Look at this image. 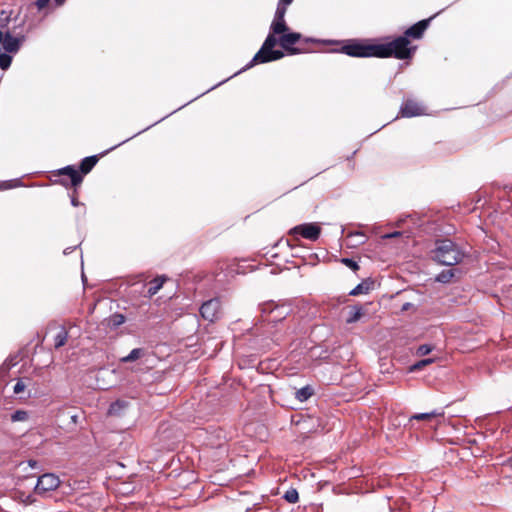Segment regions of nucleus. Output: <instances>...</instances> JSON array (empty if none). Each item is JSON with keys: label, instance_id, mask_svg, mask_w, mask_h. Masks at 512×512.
Returning <instances> with one entry per match:
<instances>
[{"label": "nucleus", "instance_id": "nucleus-1", "mask_svg": "<svg viewBox=\"0 0 512 512\" xmlns=\"http://www.w3.org/2000/svg\"><path fill=\"white\" fill-rule=\"evenodd\" d=\"M465 252L459 245L450 239L436 240L435 247L431 251V258L445 266H454L462 262Z\"/></svg>", "mask_w": 512, "mask_h": 512}, {"label": "nucleus", "instance_id": "nucleus-2", "mask_svg": "<svg viewBox=\"0 0 512 512\" xmlns=\"http://www.w3.org/2000/svg\"><path fill=\"white\" fill-rule=\"evenodd\" d=\"M410 41L406 36H399L393 41L384 44H377L378 58L395 57L397 59H408L410 58L415 47H410Z\"/></svg>", "mask_w": 512, "mask_h": 512}, {"label": "nucleus", "instance_id": "nucleus-3", "mask_svg": "<svg viewBox=\"0 0 512 512\" xmlns=\"http://www.w3.org/2000/svg\"><path fill=\"white\" fill-rule=\"evenodd\" d=\"M275 35L276 34H273L271 32L266 37L260 50L254 55L252 60L241 71L249 69L258 63H267L279 60L284 57L283 51L273 49L276 46L277 42H279V40L276 39Z\"/></svg>", "mask_w": 512, "mask_h": 512}, {"label": "nucleus", "instance_id": "nucleus-4", "mask_svg": "<svg viewBox=\"0 0 512 512\" xmlns=\"http://www.w3.org/2000/svg\"><path fill=\"white\" fill-rule=\"evenodd\" d=\"M351 57H378L377 44H371L361 40H348L340 50Z\"/></svg>", "mask_w": 512, "mask_h": 512}, {"label": "nucleus", "instance_id": "nucleus-5", "mask_svg": "<svg viewBox=\"0 0 512 512\" xmlns=\"http://www.w3.org/2000/svg\"><path fill=\"white\" fill-rule=\"evenodd\" d=\"M321 233V228L316 223H308L295 226L289 232L290 235H301L303 238L316 241Z\"/></svg>", "mask_w": 512, "mask_h": 512}, {"label": "nucleus", "instance_id": "nucleus-6", "mask_svg": "<svg viewBox=\"0 0 512 512\" xmlns=\"http://www.w3.org/2000/svg\"><path fill=\"white\" fill-rule=\"evenodd\" d=\"M59 485L60 480L58 476L53 473H46L38 478L35 491L38 494H42L57 489Z\"/></svg>", "mask_w": 512, "mask_h": 512}, {"label": "nucleus", "instance_id": "nucleus-7", "mask_svg": "<svg viewBox=\"0 0 512 512\" xmlns=\"http://www.w3.org/2000/svg\"><path fill=\"white\" fill-rule=\"evenodd\" d=\"M201 316L213 322L216 320L220 314V301L217 298L210 299L202 304L200 307Z\"/></svg>", "mask_w": 512, "mask_h": 512}, {"label": "nucleus", "instance_id": "nucleus-8", "mask_svg": "<svg viewBox=\"0 0 512 512\" xmlns=\"http://www.w3.org/2000/svg\"><path fill=\"white\" fill-rule=\"evenodd\" d=\"M301 39V34L297 32L284 33L279 38L280 46L289 54L294 55L300 53L298 48L293 47Z\"/></svg>", "mask_w": 512, "mask_h": 512}, {"label": "nucleus", "instance_id": "nucleus-9", "mask_svg": "<svg viewBox=\"0 0 512 512\" xmlns=\"http://www.w3.org/2000/svg\"><path fill=\"white\" fill-rule=\"evenodd\" d=\"M25 41V36H13L9 31L3 34V49L7 53L15 54L19 51L22 43Z\"/></svg>", "mask_w": 512, "mask_h": 512}, {"label": "nucleus", "instance_id": "nucleus-10", "mask_svg": "<svg viewBox=\"0 0 512 512\" xmlns=\"http://www.w3.org/2000/svg\"><path fill=\"white\" fill-rule=\"evenodd\" d=\"M285 14H286V12L283 11L282 7L276 9L274 19L270 26V30L273 34H277V35L282 34L283 35L288 30V27H287L285 19H284Z\"/></svg>", "mask_w": 512, "mask_h": 512}, {"label": "nucleus", "instance_id": "nucleus-11", "mask_svg": "<svg viewBox=\"0 0 512 512\" xmlns=\"http://www.w3.org/2000/svg\"><path fill=\"white\" fill-rule=\"evenodd\" d=\"M424 113V108L414 100H406L403 102L400 114L402 117H414Z\"/></svg>", "mask_w": 512, "mask_h": 512}, {"label": "nucleus", "instance_id": "nucleus-12", "mask_svg": "<svg viewBox=\"0 0 512 512\" xmlns=\"http://www.w3.org/2000/svg\"><path fill=\"white\" fill-rule=\"evenodd\" d=\"M429 22L430 19H424L417 22L416 24L412 25L405 31L404 36H406L407 39L408 37H412L414 39L421 38L425 30L427 29Z\"/></svg>", "mask_w": 512, "mask_h": 512}, {"label": "nucleus", "instance_id": "nucleus-13", "mask_svg": "<svg viewBox=\"0 0 512 512\" xmlns=\"http://www.w3.org/2000/svg\"><path fill=\"white\" fill-rule=\"evenodd\" d=\"M61 174L68 175L71 179V183L73 186H78L81 184L83 177L79 171H77L72 166H66L60 170Z\"/></svg>", "mask_w": 512, "mask_h": 512}, {"label": "nucleus", "instance_id": "nucleus-14", "mask_svg": "<svg viewBox=\"0 0 512 512\" xmlns=\"http://www.w3.org/2000/svg\"><path fill=\"white\" fill-rule=\"evenodd\" d=\"M97 162H98V157L95 155L85 157L81 161V164H80V173H82V174L89 173L93 169V167L96 165Z\"/></svg>", "mask_w": 512, "mask_h": 512}, {"label": "nucleus", "instance_id": "nucleus-15", "mask_svg": "<svg viewBox=\"0 0 512 512\" xmlns=\"http://www.w3.org/2000/svg\"><path fill=\"white\" fill-rule=\"evenodd\" d=\"M165 281H166L165 276H161V277H157V278L153 279L150 282V287L147 290V295L149 297L154 296L162 288Z\"/></svg>", "mask_w": 512, "mask_h": 512}, {"label": "nucleus", "instance_id": "nucleus-16", "mask_svg": "<svg viewBox=\"0 0 512 512\" xmlns=\"http://www.w3.org/2000/svg\"><path fill=\"white\" fill-rule=\"evenodd\" d=\"M145 355V350L142 348H135L131 352L120 359L122 363L134 362Z\"/></svg>", "mask_w": 512, "mask_h": 512}, {"label": "nucleus", "instance_id": "nucleus-17", "mask_svg": "<svg viewBox=\"0 0 512 512\" xmlns=\"http://www.w3.org/2000/svg\"><path fill=\"white\" fill-rule=\"evenodd\" d=\"M362 315H363V311H362L361 307L352 306V307H350L346 322L348 324L355 323L361 318Z\"/></svg>", "mask_w": 512, "mask_h": 512}, {"label": "nucleus", "instance_id": "nucleus-18", "mask_svg": "<svg viewBox=\"0 0 512 512\" xmlns=\"http://www.w3.org/2000/svg\"><path fill=\"white\" fill-rule=\"evenodd\" d=\"M443 415V412L442 411H438V410H434L432 412H429V413H419V414H415L411 417V420H425V421H430L436 417H440Z\"/></svg>", "mask_w": 512, "mask_h": 512}, {"label": "nucleus", "instance_id": "nucleus-19", "mask_svg": "<svg viewBox=\"0 0 512 512\" xmlns=\"http://www.w3.org/2000/svg\"><path fill=\"white\" fill-rule=\"evenodd\" d=\"M313 395V389L310 386H305L296 391L295 397L297 400L304 402Z\"/></svg>", "mask_w": 512, "mask_h": 512}, {"label": "nucleus", "instance_id": "nucleus-20", "mask_svg": "<svg viewBox=\"0 0 512 512\" xmlns=\"http://www.w3.org/2000/svg\"><path fill=\"white\" fill-rule=\"evenodd\" d=\"M127 407V402L123 400H117L112 403L108 409L109 415H119L120 412Z\"/></svg>", "mask_w": 512, "mask_h": 512}, {"label": "nucleus", "instance_id": "nucleus-21", "mask_svg": "<svg viewBox=\"0 0 512 512\" xmlns=\"http://www.w3.org/2000/svg\"><path fill=\"white\" fill-rule=\"evenodd\" d=\"M68 338V333L65 329H61L54 338V346L56 349L65 345Z\"/></svg>", "mask_w": 512, "mask_h": 512}, {"label": "nucleus", "instance_id": "nucleus-22", "mask_svg": "<svg viewBox=\"0 0 512 512\" xmlns=\"http://www.w3.org/2000/svg\"><path fill=\"white\" fill-rule=\"evenodd\" d=\"M453 277H454L453 269L443 270L436 276V281L446 284V283H449Z\"/></svg>", "mask_w": 512, "mask_h": 512}, {"label": "nucleus", "instance_id": "nucleus-23", "mask_svg": "<svg viewBox=\"0 0 512 512\" xmlns=\"http://www.w3.org/2000/svg\"><path fill=\"white\" fill-rule=\"evenodd\" d=\"M26 381L30 382L31 380L28 378H20L17 380L16 384L13 387V392L17 395L21 394L25 391L27 387Z\"/></svg>", "mask_w": 512, "mask_h": 512}, {"label": "nucleus", "instance_id": "nucleus-24", "mask_svg": "<svg viewBox=\"0 0 512 512\" xmlns=\"http://www.w3.org/2000/svg\"><path fill=\"white\" fill-rule=\"evenodd\" d=\"M283 498L289 503H296L299 499V494L296 489H289L285 492Z\"/></svg>", "mask_w": 512, "mask_h": 512}, {"label": "nucleus", "instance_id": "nucleus-25", "mask_svg": "<svg viewBox=\"0 0 512 512\" xmlns=\"http://www.w3.org/2000/svg\"><path fill=\"white\" fill-rule=\"evenodd\" d=\"M368 290H369V286L366 283L362 282V283L358 284L355 288H353L350 291L349 295L357 296L360 294H365L368 292Z\"/></svg>", "mask_w": 512, "mask_h": 512}, {"label": "nucleus", "instance_id": "nucleus-26", "mask_svg": "<svg viewBox=\"0 0 512 512\" xmlns=\"http://www.w3.org/2000/svg\"><path fill=\"white\" fill-rule=\"evenodd\" d=\"M12 63V57L6 53L0 54V68L6 70Z\"/></svg>", "mask_w": 512, "mask_h": 512}, {"label": "nucleus", "instance_id": "nucleus-27", "mask_svg": "<svg viewBox=\"0 0 512 512\" xmlns=\"http://www.w3.org/2000/svg\"><path fill=\"white\" fill-rule=\"evenodd\" d=\"M28 419V413L24 410H17L11 415L13 422L26 421Z\"/></svg>", "mask_w": 512, "mask_h": 512}, {"label": "nucleus", "instance_id": "nucleus-28", "mask_svg": "<svg viewBox=\"0 0 512 512\" xmlns=\"http://www.w3.org/2000/svg\"><path fill=\"white\" fill-rule=\"evenodd\" d=\"M433 362H434L433 358L422 359V360L418 361L417 363H415L411 367V371L421 370L422 368H424L427 365L432 364Z\"/></svg>", "mask_w": 512, "mask_h": 512}, {"label": "nucleus", "instance_id": "nucleus-29", "mask_svg": "<svg viewBox=\"0 0 512 512\" xmlns=\"http://www.w3.org/2000/svg\"><path fill=\"white\" fill-rule=\"evenodd\" d=\"M433 346L432 345H429V344H423V345H420L418 348H417V355L418 356H425V355H428L432 350H433Z\"/></svg>", "mask_w": 512, "mask_h": 512}, {"label": "nucleus", "instance_id": "nucleus-30", "mask_svg": "<svg viewBox=\"0 0 512 512\" xmlns=\"http://www.w3.org/2000/svg\"><path fill=\"white\" fill-rule=\"evenodd\" d=\"M110 321L113 326H119L125 322V317L122 314L116 313L111 316Z\"/></svg>", "mask_w": 512, "mask_h": 512}, {"label": "nucleus", "instance_id": "nucleus-31", "mask_svg": "<svg viewBox=\"0 0 512 512\" xmlns=\"http://www.w3.org/2000/svg\"><path fill=\"white\" fill-rule=\"evenodd\" d=\"M341 261H342V263L344 265H346L347 267H349L353 271H356V270L359 269V265L353 259L343 258Z\"/></svg>", "mask_w": 512, "mask_h": 512}, {"label": "nucleus", "instance_id": "nucleus-32", "mask_svg": "<svg viewBox=\"0 0 512 512\" xmlns=\"http://www.w3.org/2000/svg\"><path fill=\"white\" fill-rule=\"evenodd\" d=\"M293 2V0H279L277 8H283V11H287V7Z\"/></svg>", "mask_w": 512, "mask_h": 512}, {"label": "nucleus", "instance_id": "nucleus-33", "mask_svg": "<svg viewBox=\"0 0 512 512\" xmlns=\"http://www.w3.org/2000/svg\"><path fill=\"white\" fill-rule=\"evenodd\" d=\"M49 3H50V0H37L36 6L39 10H42L45 7H47Z\"/></svg>", "mask_w": 512, "mask_h": 512}, {"label": "nucleus", "instance_id": "nucleus-34", "mask_svg": "<svg viewBox=\"0 0 512 512\" xmlns=\"http://www.w3.org/2000/svg\"><path fill=\"white\" fill-rule=\"evenodd\" d=\"M401 235V232L399 231H395V232H392V233H388V234H385L383 236L384 239H390V238H394V237H398Z\"/></svg>", "mask_w": 512, "mask_h": 512}, {"label": "nucleus", "instance_id": "nucleus-35", "mask_svg": "<svg viewBox=\"0 0 512 512\" xmlns=\"http://www.w3.org/2000/svg\"><path fill=\"white\" fill-rule=\"evenodd\" d=\"M71 204H72L73 206H78V205H80V203H79V201L77 200V198H76V197H72V199H71Z\"/></svg>", "mask_w": 512, "mask_h": 512}, {"label": "nucleus", "instance_id": "nucleus-36", "mask_svg": "<svg viewBox=\"0 0 512 512\" xmlns=\"http://www.w3.org/2000/svg\"><path fill=\"white\" fill-rule=\"evenodd\" d=\"M28 463H29V466L32 468H35L38 464L37 461H35V460H29Z\"/></svg>", "mask_w": 512, "mask_h": 512}, {"label": "nucleus", "instance_id": "nucleus-37", "mask_svg": "<svg viewBox=\"0 0 512 512\" xmlns=\"http://www.w3.org/2000/svg\"><path fill=\"white\" fill-rule=\"evenodd\" d=\"M504 188L508 190L507 193H508L509 196H511V194H512V186H505Z\"/></svg>", "mask_w": 512, "mask_h": 512}, {"label": "nucleus", "instance_id": "nucleus-38", "mask_svg": "<svg viewBox=\"0 0 512 512\" xmlns=\"http://www.w3.org/2000/svg\"><path fill=\"white\" fill-rule=\"evenodd\" d=\"M3 32L0 30V44H2V41H3Z\"/></svg>", "mask_w": 512, "mask_h": 512}, {"label": "nucleus", "instance_id": "nucleus-39", "mask_svg": "<svg viewBox=\"0 0 512 512\" xmlns=\"http://www.w3.org/2000/svg\"><path fill=\"white\" fill-rule=\"evenodd\" d=\"M65 0H55V2L58 4V5H61L64 3Z\"/></svg>", "mask_w": 512, "mask_h": 512}, {"label": "nucleus", "instance_id": "nucleus-40", "mask_svg": "<svg viewBox=\"0 0 512 512\" xmlns=\"http://www.w3.org/2000/svg\"><path fill=\"white\" fill-rule=\"evenodd\" d=\"M71 418H72V421H73V422H76V421H77V416H76V415L72 416Z\"/></svg>", "mask_w": 512, "mask_h": 512}, {"label": "nucleus", "instance_id": "nucleus-41", "mask_svg": "<svg viewBox=\"0 0 512 512\" xmlns=\"http://www.w3.org/2000/svg\"><path fill=\"white\" fill-rule=\"evenodd\" d=\"M241 71H237L234 73V76H237L238 74H240Z\"/></svg>", "mask_w": 512, "mask_h": 512}, {"label": "nucleus", "instance_id": "nucleus-42", "mask_svg": "<svg viewBox=\"0 0 512 512\" xmlns=\"http://www.w3.org/2000/svg\"><path fill=\"white\" fill-rule=\"evenodd\" d=\"M241 71H237L234 73V76H237L238 74H240Z\"/></svg>", "mask_w": 512, "mask_h": 512}, {"label": "nucleus", "instance_id": "nucleus-43", "mask_svg": "<svg viewBox=\"0 0 512 512\" xmlns=\"http://www.w3.org/2000/svg\"><path fill=\"white\" fill-rule=\"evenodd\" d=\"M241 71H237L234 73V76H237L238 74H240Z\"/></svg>", "mask_w": 512, "mask_h": 512}]
</instances>
